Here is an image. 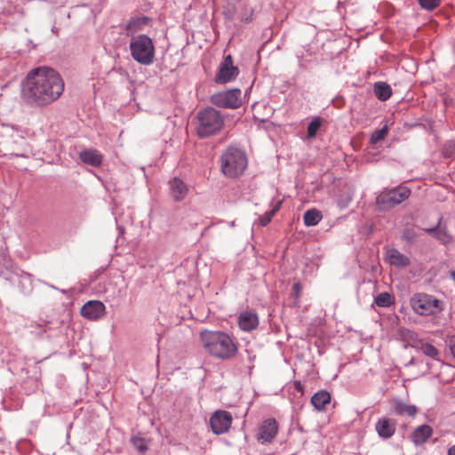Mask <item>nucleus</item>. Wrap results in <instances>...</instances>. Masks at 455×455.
<instances>
[{"label": "nucleus", "instance_id": "obj_15", "mask_svg": "<svg viewBox=\"0 0 455 455\" xmlns=\"http://www.w3.org/2000/svg\"><path fill=\"white\" fill-rule=\"evenodd\" d=\"M238 324L243 331H251L259 325L258 315L253 311L242 312L238 317Z\"/></svg>", "mask_w": 455, "mask_h": 455}, {"label": "nucleus", "instance_id": "obj_14", "mask_svg": "<svg viewBox=\"0 0 455 455\" xmlns=\"http://www.w3.org/2000/svg\"><path fill=\"white\" fill-rule=\"evenodd\" d=\"M170 195L175 202L185 199L188 193V185L180 179L174 178L169 182Z\"/></svg>", "mask_w": 455, "mask_h": 455}, {"label": "nucleus", "instance_id": "obj_30", "mask_svg": "<svg viewBox=\"0 0 455 455\" xmlns=\"http://www.w3.org/2000/svg\"><path fill=\"white\" fill-rule=\"evenodd\" d=\"M280 205L281 202H278L272 210L267 212L262 217L259 218V223L262 227L267 226L271 221L273 216L279 210Z\"/></svg>", "mask_w": 455, "mask_h": 455}, {"label": "nucleus", "instance_id": "obj_6", "mask_svg": "<svg viewBox=\"0 0 455 455\" xmlns=\"http://www.w3.org/2000/svg\"><path fill=\"white\" fill-rule=\"evenodd\" d=\"M411 193V189L407 187L398 186L380 192L376 198V204L380 211H387L408 199Z\"/></svg>", "mask_w": 455, "mask_h": 455}, {"label": "nucleus", "instance_id": "obj_7", "mask_svg": "<svg viewBox=\"0 0 455 455\" xmlns=\"http://www.w3.org/2000/svg\"><path fill=\"white\" fill-rule=\"evenodd\" d=\"M411 306L420 315H435L442 310L440 300L426 293L415 294L411 299Z\"/></svg>", "mask_w": 455, "mask_h": 455}, {"label": "nucleus", "instance_id": "obj_3", "mask_svg": "<svg viewBox=\"0 0 455 455\" xmlns=\"http://www.w3.org/2000/svg\"><path fill=\"white\" fill-rule=\"evenodd\" d=\"M220 172L228 179H235L243 174L248 166L245 152L237 147H228L220 156Z\"/></svg>", "mask_w": 455, "mask_h": 455}, {"label": "nucleus", "instance_id": "obj_22", "mask_svg": "<svg viewBox=\"0 0 455 455\" xmlns=\"http://www.w3.org/2000/svg\"><path fill=\"white\" fill-rule=\"evenodd\" d=\"M375 96L381 101L387 100L392 95V89L385 82H377L373 87Z\"/></svg>", "mask_w": 455, "mask_h": 455}, {"label": "nucleus", "instance_id": "obj_9", "mask_svg": "<svg viewBox=\"0 0 455 455\" xmlns=\"http://www.w3.org/2000/svg\"><path fill=\"white\" fill-rule=\"evenodd\" d=\"M233 417L223 410L216 411L210 418V426L215 435L227 433L231 427Z\"/></svg>", "mask_w": 455, "mask_h": 455}, {"label": "nucleus", "instance_id": "obj_10", "mask_svg": "<svg viewBox=\"0 0 455 455\" xmlns=\"http://www.w3.org/2000/svg\"><path fill=\"white\" fill-rule=\"evenodd\" d=\"M238 74L239 69L233 65L231 55H228L220 66L219 71L215 76V82L217 84H227L235 79Z\"/></svg>", "mask_w": 455, "mask_h": 455}, {"label": "nucleus", "instance_id": "obj_29", "mask_svg": "<svg viewBox=\"0 0 455 455\" xmlns=\"http://www.w3.org/2000/svg\"><path fill=\"white\" fill-rule=\"evenodd\" d=\"M322 125L321 117H315L307 125V136L313 138L316 135L319 128Z\"/></svg>", "mask_w": 455, "mask_h": 455}, {"label": "nucleus", "instance_id": "obj_1", "mask_svg": "<svg viewBox=\"0 0 455 455\" xmlns=\"http://www.w3.org/2000/svg\"><path fill=\"white\" fill-rule=\"evenodd\" d=\"M64 92V82L53 68L42 66L30 70V103L47 106Z\"/></svg>", "mask_w": 455, "mask_h": 455}, {"label": "nucleus", "instance_id": "obj_28", "mask_svg": "<svg viewBox=\"0 0 455 455\" xmlns=\"http://www.w3.org/2000/svg\"><path fill=\"white\" fill-rule=\"evenodd\" d=\"M388 130L387 126L384 125L381 129L375 130L371 136L370 143L376 144L381 140H383L387 135Z\"/></svg>", "mask_w": 455, "mask_h": 455}, {"label": "nucleus", "instance_id": "obj_36", "mask_svg": "<svg viewBox=\"0 0 455 455\" xmlns=\"http://www.w3.org/2000/svg\"><path fill=\"white\" fill-rule=\"evenodd\" d=\"M447 453L448 455H455V444L448 449Z\"/></svg>", "mask_w": 455, "mask_h": 455}, {"label": "nucleus", "instance_id": "obj_5", "mask_svg": "<svg viewBox=\"0 0 455 455\" xmlns=\"http://www.w3.org/2000/svg\"><path fill=\"white\" fill-rule=\"evenodd\" d=\"M132 59L141 65H150L155 58V45L147 35L132 36L129 44Z\"/></svg>", "mask_w": 455, "mask_h": 455}, {"label": "nucleus", "instance_id": "obj_31", "mask_svg": "<svg viewBox=\"0 0 455 455\" xmlns=\"http://www.w3.org/2000/svg\"><path fill=\"white\" fill-rule=\"evenodd\" d=\"M420 7L427 11H433L437 8L443 0H418Z\"/></svg>", "mask_w": 455, "mask_h": 455}, {"label": "nucleus", "instance_id": "obj_20", "mask_svg": "<svg viewBox=\"0 0 455 455\" xmlns=\"http://www.w3.org/2000/svg\"><path fill=\"white\" fill-rule=\"evenodd\" d=\"M392 411L394 414L398 416L408 415L410 417H414L418 412V409L415 405L406 404L402 401H395L392 408Z\"/></svg>", "mask_w": 455, "mask_h": 455}, {"label": "nucleus", "instance_id": "obj_2", "mask_svg": "<svg viewBox=\"0 0 455 455\" xmlns=\"http://www.w3.org/2000/svg\"><path fill=\"white\" fill-rule=\"evenodd\" d=\"M199 337L204 350L215 358L228 360L237 352L235 342L224 331L204 330Z\"/></svg>", "mask_w": 455, "mask_h": 455}, {"label": "nucleus", "instance_id": "obj_26", "mask_svg": "<svg viewBox=\"0 0 455 455\" xmlns=\"http://www.w3.org/2000/svg\"><path fill=\"white\" fill-rule=\"evenodd\" d=\"M131 443L140 454H144L148 450L149 440L140 435L132 436Z\"/></svg>", "mask_w": 455, "mask_h": 455}, {"label": "nucleus", "instance_id": "obj_21", "mask_svg": "<svg viewBox=\"0 0 455 455\" xmlns=\"http://www.w3.org/2000/svg\"><path fill=\"white\" fill-rule=\"evenodd\" d=\"M330 402L331 395L329 392L324 390L316 392L311 398V403L318 411L324 410L326 404H328Z\"/></svg>", "mask_w": 455, "mask_h": 455}, {"label": "nucleus", "instance_id": "obj_33", "mask_svg": "<svg viewBox=\"0 0 455 455\" xmlns=\"http://www.w3.org/2000/svg\"><path fill=\"white\" fill-rule=\"evenodd\" d=\"M302 291V285L300 283H295L292 285V295L295 298V300L298 301L300 298Z\"/></svg>", "mask_w": 455, "mask_h": 455}, {"label": "nucleus", "instance_id": "obj_8", "mask_svg": "<svg viewBox=\"0 0 455 455\" xmlns=\"http://www.w3.org/2000/svg\"><path fill=\"white\" fill-rule=\"evenodd\" d=\"M241 94L237 88L220 92L211 96V102L218 108L235 109L242 105Z\"/></svg>", "mask_w": 455, "mask_h": 455}, {"label": "nucleus", "instance_id": "obj_17", "mask_svg": "<svg viewBox=\"0 0 455 455\" xmlns=\"http://www.w3.org/2000/svg\"><path fill=\"white\" fill-rule=\"evenodd\" d=\"M387 259L391 266L396 267H405L410 265V259L395 248L387 251Z\"/></svg>", "mask_w": 455, "mask_h": 455}, {"label": "nucleus", "instance_id": "obj_35", "mask_svg": "<svg viewBox=\"0 0 455 455\" xmlns=\"http://www.w3.org/2000/svg\"><path fill=\"white\" fill-rule=\"evenodd\" d=\"M294 387L297 391L303 393V386L300 381H294Z\"/></svg>", "mask_w": 455, "mask_h": 455}, {"label": "nucleus", "instance_id": "obj_12", "mask_svg": "<svg viewBox=\"0 0 455 455\" xmlns=\"http://www.w3.org/2000/svg\"><path fill=\"white\" fill-rule=\"evenodd\" d=\"M106 314V307L100 300H89L81 308V315L91 321L100 319Z\"/></svg>", "mask_w": 455, "mask_h": 455}, {"label": "nucleus", "instance_id": "obj_16", "mask_svg": "<svg viewBox=\"0 0 455 455\" xmlns=\"http://www.w3.org/2000/svg\"><path fill=\"white\" fill-rule=\"evenodd\" d=\"M80 160L92 167H100L102 164V155L96 149L89 148L79 152Z\"/></svg>", "mask_w": 455, "mask_h": 455}, {"label": "nucleus", "instance_id": "obj_25", "mask_svg": "<svg viewBox=\"0 0 455 455\" xmlns=\"http://www.w3.org/2000/svg\"><path fill=\"white\" fill-rule=\"evenodd\" d=\"M374 302L378 307H388L395 303V300L389 292L384 291L375 297Z\"/></svg>", "mask_w": 455, "mask_h": 455}, {"label": "nucleus", "instance_id": "obj_18", "mask_svg": "<svg viewBox=\"0 0 455 455\" xmlns=\"http://www.w3.org/2000/svg\"><path fill=\"white\" fill-rule=\"evenodd\" d=\"M433 429L428 425L418 427L411 434V440L416 445H421L432 435Z\"/></svg>", "mask_w": 455, "mask_h": 455}, {"label": "nucleus", "instance_id": "obj_24", "mask_svg": "<svg viewBox=\"0 0 455 455\" xmlns=\"http://www.w3.org/2000/svg\"><path fill=\"white\" fill-rule=\"evenodd\" d=\"M322 218L323 216L319 211L315 209L308 210L303 216L304 224L307 227L315 226L321 221Z\"/></svg>", "mask_w": 455, "mask_h": 455}, {"label": "nucleus", "instance_id": "obj_13", "mask_svg": "<svg viewBox=\"0 0 455 455\" xmlns=\"http://www.w3.org/2000/svg\"><path fill=\"white\" fill-rule=\"evenodd\" d=\"M396 429L395 419L382 417L375 424V430L382 439H388L394 435Z\"/></svg>", "mask_w": 455, "mask_h": 455}, {"label": "nucleus", "instance_id": "obj_19", "mask_svg": "<svg viewBox=\"0 0 455 455\" xmlns=\"http://www.w3.org/2000/svg\"><path fill=\"white\" fill-rule=\"evenodd\" d=\"M149 22V18L147 16L133 17L129 20L125 26L127 35L130 33L134 34L142 30Z\"/></svg>", "mask_w": 455, "mask_h": 455}, {"label": "nucleus", "instance_id": "obj_4", "mask_svg": "<svg viewBox=\"0 0 455 455\" xmlns=\"http://www.w3.org/2000/svg\"><path fill=\"white\" fill-rule=\"evenodd\" d=\"M196 119V134L201 139L214 136L224 127V116L212 107L200 109Z\"/></svg>", "mask_w": 455, "mask_h": 455}, {"label": "nucleus", "instance_id": "obj_23", "mask_svg": "<svg viewBox=\"0 0 455 455\" xmlns=\"http://www.w3.org/2000/svg\"><path fill=\"white\" fill-rule=\"evenodd\" d=\"M415 348L417 351L421 352L426 356H428L435 360H439V351L438 349L429 343H420L417 346H415Z\"/></svg>", "mask_w": 455, "mask_h": 455}, {"label": "nucleus", "instance_id": "obj_27", "mask_svg": "<svg viewBox=\"0 0 455 455\" xmlns=\"http://www.w3.org/2000/svg\"><path fill=\"white\" fill-rule=\"evenodd\" d=\"M427 232L429 234L433 235V236H435L436 239H438L443 244H448L452 240L451 236L444 229L430 228V229H427Z\"/></svg>", "mask_w": 455, "mask_h": 455}, {"label": "nucleus", "instance_id": "obj_11", "mask_svg": "<svg viewBox=\"0 0 455 455\" xmlns=\"http://www.w3.org/2000/svg\"><path fill=\"white\" fill-rule=\"evenodd\" d=\"M278 431V424L275 419H267L262 422L257 434V440L264 444L273 441Z\"/></svg>", "mask_w": 455, "mask_h": 455}, {"label": "nucleus", "instance_id": "obj_34", "mask_svg": "<svg viewBox=\"0 0 455 455\" xmlns=\"http://www.w3.org/2000/svg\"><path fill=\"white\" fill-rule=\"evenodd\" d=\"M449 347H450L451 355H453V357L455 359V336H453L450 339Z\"/></svg>", "mask_w": 455, "mask_h": 455}, {"label": "nucleus", "instance_id": "obj_32", "mask_svg": "<svg viewBox=\"0 0 455 455\" xmlns=\"http://www.w3.org/2000/svg\"><path fill=\"white\" fill-rule=\"evenodd\" d=\"M455 152V140L447 141L443 148L445 157H450Z\"/></svg>", "mask_w": 455, "mask_h": 455}, {"label": "nucleus", "instance_id": "obj_37", "mask_svg": "<svg viewBox=\"0 0 455 455\" xmlns=\"http://www.w3.org/2000/svg\"><path fill=\"white\" fill-rule=\"evenodd\" d=\"M27 81H28V75H27V76L24 77V79H23V83H25V82H27Z\"/></svg>", "mask_w": 455, "mask_h": 455}]
</instances>
